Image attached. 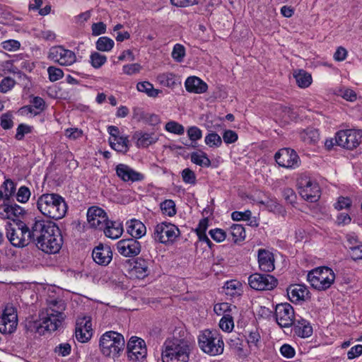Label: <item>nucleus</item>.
I'll return each instance as SVG.
<instances>
[{
  "mask_svg": "<svg viewBox=\"0 0 362 362\" xmlns=\"http://www.w3.org/2000/svg\"><path fill=\"white\" fill-rule=\"evenodd\" d=\"M33 238L37 247L46 253L54 254L62 245L59 228L52 221L36 220L33 223Z\"/></svg>",
  "mask_w": 362,
  "mask_h": 362,
  "instance_id": "f257e3e1",
  "label": "nucleus"
},
{
  "mask_svg": "<svg viewBox=\"0 0 362 362\" xmlns=\"http://www.w3.org/2000/svg\"><path fill=\"white\" fill-rule=\"evenodd\" d=\"M65 303L62 300L49 301L45 311L40 314V322L35 323L36 331L40 333L42 329L49 332L57 330L65 318Z\"/></svg>",
  "mask_w": 362,
  "mask_h": 362,
  "instance_id": "f03ea898",
  "label": "nucleus"
},
{
  "mask_svg": "<svg viewBox=\"0 0 362 362\" xmlns=\"http://www.w3.org/2000/svg\"><path fill=\"white\" fill-rule=\"evenodd\" d=\"M37 206L44 216L55 220L62 218L67 211L64 199L56 193L42 194L37 199Z\"/></svg>",
  "mask_w": 362,
  "mask_h": 362,
  "instance_id": "7ed1b4c3",
  "label": "nucleus"
},
{
  "mask_svg": "<svg viewBox=\"0 0 362 362\" xmlns=\"http://www.w3.org/2000/svg\"><path fill=\"white\" fill-rule=\"evenodd\" d=\"M191 353L189 343L182 339L168 338L163 344V362H188Z\"/></svg>",
  "mask_w": 362,
  "mask_h": 362,
  "instance_id": "20e7f679",
  "label": "nucleus"
},
{
  "mask_svg": "<svg viewBox=\"0 0 362 362\" xmlns=\"http://www.w3.org/2000/svg\"><path fill=\"white\" fill-rule=\"evenodd\" d=\"M124 337L114 331L105 332L100 338V351L105 357L115 358L118 357L124 349Z\"/></svg>",
  "mask_w": 362,
  "mask_h": 362,
  "instance_id": "39448f33",
  "label": "nucleus"
},
{
  "mask_svg": "<svg viewBox=\"0 0 362 362\" xmlns=\"http://www.w3.org/2000/svg\"><path fill=\"white\" fill-rule=\"evenodd\" d=\"M198 344L203 352L211 356L221 355L224 350L222 336L217 330L202 331L198 337Z\"/></svg>",
  "mask_w": 362,
  "mask_h": 362,
  "instance_id": "423d86ee",
  "label": "nucleus"
},
{
  "mask_svg": "<svg viewBox=\"0 0 362 362\" xmlns=\"http://www.w3.org/2000/svg\"><path fill=\"white\" fill-rule=\"evenodd\" d=\"M33 226L30 229L22 221L6 226V237L9 242L17 247H23L29 244L33 238Z\"/></svg>",
  "mask_w": 362,
  "mask_h": 362,
  "instance_id": "0eeeda50",
  "label": "nucleus"
},
{
  "mask_svg": "<svg viewBox=\"0 0 362 362\" xmlns=\"http://www.w3.org/2000/svg\"><path fill=\"white\" fill-rule=\"evenodd\" d=\"M307 279L316 290L325 291L334 284L335 274L329 267H320L309 272Z\"/></svg>",
  "mask_w": 362,
  "mask_h": 362,
  "instance_id": "6e6552de",
  "label": "nucleus"
},
{
  "mask_svg": "<svg viewBox=\"0 0 362 362\" xmlns=\"http://www.w3.org/2000/svg\"><path fill=\"white\" fill-rule=\"evenodd\" d=\"M180 235V230L175 225L162 222L154 227L152 237L156 242L168 245L174 243Z\"/></svg>",
  "mask_w": 362,
  "mask_h": 362,
  "instance_id": "1a4fd4ad",
  "label": "nucleus"
},
{
  "mask_svg": "<svg viewBox=\"0 0 362 362\" xmlns=\"http://www.w3.org/2000/svg\"><path fill=\"white\" fill-rule=\"evenodd\" d=\"M299 194L301 197L310 202H317L321 194L318 183L305 175H301L297 180Z\"/></svg>",
  "mask_w": 362,
  "mask_h": 362,
  "instance_id": "9d476101",
  "label": "nucleus"
},
{
  "mask_svg": "<svg viewBox=\"0 0 362 362\" xmlns=\"http://www.w3.org/2000/svg\"><path fill=\"white\" fill-rule=\"evenodd\" d=\"M335 142L336 144L344 148L354 149L362 143V130H341L336 134Z\"/></svg>",
  "mask_w": 362,
  "mask_h": 362,
  "instance_id": "9b49d317",
  "label": "nucleus"
},
{
  "mask_svg": "<svg viewBox=\"0 0 362 362\" xmlns=\"http://www.w3.org/2000/svg\"><path fill=\"white\" fill-rule=\"evenodd\" d=\"M127 357L133 362H141L146 357V345L141 338L132 337L127 343Z\"/></svg>",
  "mask_w": 362,
  "mask_h": 362,
  "instance_id": "f8f14e48",
  "label": "nucleus"
},
{
  "mask_svg": "<svg viewBox=\"0 0 362 362\" xmlns=\"http://www.w3.org/2000/svg\"><path fill=\"white\" fill-rule=\"evenodd\" d=\"M48 58L62 66H71L76 61L75 53L62 46H54L49 49Z\"/></svg>",
  "mask_w": 362,
  "mask_h": 362,
  "instance_id": "ddd939ff",
  "label": "nucleus"
},
{
  "mask_svg": "<svg viewBox=\"0 0 362 362\" xmlns=\"http://www.w3.org/2000/svg\"><path fill=\"white\" fill-rule=\"evenodd\" d=\"M18 325L16 310L11 305L6 306L0 317V332L2 334L13 333Z\"/></svg>",
  "mask_w": 362,
  "mask_h": 362,
  "instance_id": "4468645a",
  "label": "nucleus"
},
{
  "mask_svg": "<svg viewBox=\"0 0 362 362\" xmlns=\"http://www.w3.org/2000/svg\"><path fill=\"white\" fill-rule=\"evenodd\" d=\"M274 158L279 166L285 168H296L300 163L296 152L288 148L280 149L276 153Z\"/></svg>",
  "mask_w": 362,
  "mask_h": 362,
  "instance_id": "2eb2a0df",
  "label": "nucleus"
},
{
  "mask_svg": "<svg viewBox=\"0 0 362 362\" xmlns=\"http://www.w3.org/2000/svg\"><path fill=\"white\" fill-rule=\"evenodd\" d=\"M250 286L257 291L271 290L276 286V279L272 275L255 273L248 277Z\"/></svg>",
  "mask_w": 362,
  "mask_h": 362,
  "instance_id": "dca6fc26",
  "label": "nucleus"
},
{
  "mask_svg": "<svg viewBox=\"0 0 362 362\" xmlns=\"http://www.w3.org/2000/svg\"><path fill=\"white\" fill-rule=\"evenodd\" d=\"M275 316L277 323L283 327H288L296 321L294 318L293 308L288 303L278 304L275 310Z\"/></svg>",
  "mask_w": 362,
  "mask_h": 362,
  "instance_id": "f3484780",
  "label": "nucleus"
},
{
  "mask_svg": "<svg viewBox=\"0 0 362 362\" xmlns=\"http://www.w3.org/2000/svg\"><path fill=\"white\" fill-rule=\"evenodd\" d=\"M93 336L91 318L88 316L78 317L76 322L75 337L81 343L87 342Z\"/></svg>",
  "mask_w": 362,
  "mask_h": 362,
  "instance_id": "a211bd4d",
  "label": "nucleus"
},
{
  "mask_svg": "<svg viewBox=\"0 0 362 362\" xmlns=\"http://www.w3.org/2000/svg\"><path fill=\"white\" fill-rule=\"evenodd\" d=\"M118 252L124 257H134L141 252V244L134 238L122 239L117 242Z\"/></svg>",
  "mask_w": 362,
  "mask_h": 362,
  "instance_id": "6ab92c4d",
  "label": "nucleus"
},
{
  "mask_svg": "<svg viewBox=\"0 0 362 362\" xmlns=\"http://www.w3.org/2000/svg\"><path fill=\"white\" fill-rule=\"evenodd\" d=\"M115 171L117 177L125 182H135L144 180V175L132 168L130 166L119 163L116 165Z\"/></svg>",
  "mask_w": 362,
  "mask_h": 362,
  "instance_id": "aec40b11",
  "label": "nucleus"
},
{
  "mask_svg": "<svg viewBox=\"0 0 362 362\" xmlns=\"http://www.w3.org/2000/svg\"><path fill=\"white\" fill-rule=\"evenodd\" d=\"M87 220L92 228L102 230L108 221L106 213L98 206H92L87 211Z\"/></svg>",
  "mask_w": 362,
  "mask_h": 362,
  "instance_id": "412c9836",
  "label": "nucleus"
},
{
  "mask_svg": "<svg viewBox=\"0 0 362 362\" xmlns=\"http://www.w3.org/2000/svg\"><path fill=\"white\" fill-rule=\"evenodd\" d=\"M257 258L259 267L262 271L270 272L274 269V257L272 252L265 249H259Z\"/></svg>",
  "mask_w": 362,
  "mask_h": 362,
  "instance_id": "4be33fe9",
  "label": "nucleus"
},
{
  "mask_svg": "<svg viewBox=\"0 0 362 362\" xmlns=\"http://www.w3.org/2000/svg\"><path fill=\"white\" fill-rule=\"evenodd\" d=\"M93 259L98 264L107 265L112 260V253L107 245H98L93 251Z\"/></svg>",
  "mask_w": 362,
  "mask_h": 362,
  "instance_id": "5701e85b",
  "label": "nucleus"
},
{
  "mask_svg": "<svg viewBox=\"0 0 362 362\" xmlns=\"http://www.w3.org/2000/svg\"><path fill=\"white\" fill-rule=\"evenodd\" d=\"M309 291L307 287L302 284H294L287 288V295L292 303H298L305 300Z\"/></svg>",
  "mask_w": 362,
  "mask_h": 362,
  "instance_id": "b1692460",
  "label": "nucleus"
},
{
  "mask_svg": "<svg viewBox=\"0 0 362 362\" xmlns=\"http://www.w3.org/2000/svg\"><path fill=\"white\" fill-rule=\"evenodd\" d=\"M185 86L188 92L194 93H204L207 90V85L197 76H190L187 78Z\"/></svg>",
  "mask_w": 362,
  "mask_h": 362,
  "instance_id": "393cba45",
  "label": "nucleus"
},
{
  "mask_svg": "<svg viewBox=\"0 0 362 362\" xmlns=\"http://www.w3.org/2000/svg\"><path fill=\"white\" fill-rule=\"evenodd\" d=\"M133 137L136 139V146L139 148H146L158 140V136L154 132H136Z\"/></svg>",
  "mask_w": 362,
  "mask_h": 362,
  "instance_id": "a878e982",
  "label": "nucleus"
},
{
  "mask_svg": "<svg viewBox=\"0 0 362 362\" xmlns=\"http://www.w3.org/2000/svg\"><path fill=\"white\" fill-rule=\"evenodd\" d=\"M245 338L250 351L256 353L262 346L261 336L258 329L252 328L248 330Z\"/></svg>",
  "mask_w": 362,
  "mask_h": 362,
  "instance_id": "bb28decb",
  "label": "nucleus"
},
{
  "mask_svg": "<svg viewBox=\"0 0 362 362\" xmlns=\"http://www.w3.org/2000/svg\"><path fill=\"white\" fill-rule=\"evenodd\" d=\"M105 235L111 239L119 238L123 233V226L119 221H107V224L103 228Z\"/></svg>",
  "mask_w": 362,
  "mask_h": 362,
  "instance_id": "cd10ccee",
  "label": "nucleus"
},
{
  "mask_svg": "<svg viewBox=\"0 0 362 362\" xmlns=\"http://www.w3.org/2000/svg\"><path fill=\"white\" fill-rule=\"evenodd\" d=\"M293 325L296 334L300 337H309L313 334L312 326L307 320L303 318L296 320Z\"/></svg>",
  "mask_w": 362,
  "mask_h": 362,
  "instance_id": "c85d7f7f",
  "label": "nucleus"
},
{
  "mask_svg": "<svg viewBox=\"0 0 362 362\" xmlns=\"http://www.w3.org/2000/svg\"><path fill=\"white\" fill-rule=\"evenodd\" d=\"M128 233L132 238H139L144 236L146 233V228L144 224L138 220H132L127 227Z\"/></svg>",
  "mask_w": 362,
  "mask_h": 362,
  "instance_id": "c756f323",
  "label": "nucleus"
},
{
  "mask_svg": "<svg viewBox=\"0 0 362 362\" xmlns=\"http://www.w3.org/2000/svg\"><path fill=\"white\" fill-rule=\"evenodd\" d=\"M109 143L111 148L117 152L125 153L129 150V139L127 136L110 137Z\"/></svg>",
  "mask_w": 362,
  "mask_h": 362,
  "instance_id": "7c9ffc66",
  "label": "nucleus"
},
{
  "mask_svg": "<svg viewBox=\"0 0 362 362\" xmlns=\"http://www.w3.org/2000/svg\"><path fill=\"white\" fill-rule=\"evenodd\" d=\"M148 262L144 259H137L135 261L134 267L132 269V273L138 279H144L149 274L148 270Z\"/></svg>",
  "mask_w": 362,
  "mask_h": 362,
  "instance_id": "2f4dec72",
  "label": "nucleus"
},
{
  "mask_svg": "<svg viewBox=\"0 0 362 362\" xmlns=\"http://www.w3.org/2000/svg\"><path fill=\"white\" fill-rule=\"evenodd\" d=\"M293 76L296 78V83L301 88H308L313 81L311 74L303 69L295 71Z\"/></svg>",
  "mask_w": 362,
  "mask_h": 362,
  "instance_id": "473e14b6",
  "label": "nucleus"
},
{
  "mask_svg": "<svg viewBox=\"0 0 362 362\" xmlns=\"http://www.w3.org/2000/svg\"><path fill=\"white\" fill-rule=\"evenodd\" d=\"M190 159L193 163L204 168H208L211 164L206 153L202 151L192 152L190 155Z\"/></svg>",
  "mask_w": 362,
  "mask_h": 362,
  "instance_id": "72a5a7b5",
  "label": "nucleus"
},
{
  "mask_svg": "<svg viewBox=\"0 0 362 362\" xmlns=\"http://www.w3.org/2000/svg\"><path fill=\"white\" fill-rule=\"evenodd\" d=\"M136 89L151 98H156L162 92L160 90L154 88L153 85L148 81L139 82L136 85Z\"/></svg>",
  "mask_w": 362,
  "mask_h": 362,
  "instance_id": "f704fd0d",
  "label": "nucleus"
},
{
  "mask_svg": "<svg viewBox=\"0 0 362 362\" xmlns=\"http://www.w3.org/2000/svg\"><path fill=\"white\" fill-rule=\"evenodd\" d=\"M301 139L308 144L316 143L320 138L318 131L314 128H308L300 133Z\"/></svg>",
  "mask_w": 362,
  "mask_h": 362,
  "instance_id": "c9c22d12",
  "label": "nucleus"
},
{
  "mask_svg": "<svg viewBox=\"0 0 362 362\" xmlns=\"http://www.w3.org/2000/svg\"><path fill=\"white\" fill-rule=\"evenodd\" d=\"M230 234L234 243L241 242L245 238V228L241 224H233L230 227Z\"/></svg>",
  "mask_w": 362,
  "mask_h": 362,
  "instance_id": "e433bc0d",
  "label": "nucleus"
},
{
  "mask_svg": "<svg viewBox=\"0 0 362 362\" xmlns=\"http://www.w3.org/2000/svg\"><path fill=\"white\" fill-rule=\"evenodd\" d=\"M160 208L163 214L172 217L176 214V207L174 201L165 199L160 204Z\"/></svg>",
  "mask_w": 362,
  "mask_h": 362,
  "instance_id": "4c0bfd02",
  "label": "nucleus"
},
{
  "mask_svg": "<svg viewBox=\"0 0 362 362\" xmlns=\"http://www.w3.org/2000/svg\"><path fill=\"white\" fill-rule=\"evenodd\" d=\"M114 41L107 37H100L96 42V48L101 52H109L114 47Z\"/></svg>",
  "mask_w": 362,
  "mask_h": 362,
  "instance_id": "58836bf2",
  "label": "nucleus"
},
{
  "mask_svg": "<svg viewBox=\"0 0 362 362\" xmlns=\"http://www.w3.org/2000/svg\"><path fill=\"white\" fill-rule=\"evenodd\" d=\"M219 327L223 332H231L234 327L233 317L230 314H225L219 322Z\"/></svg>",
  "mask_w": 362,
  "mask_h": 362,
  "instance_id": "ea45409f",
  "label": "nucleus"
},
{
  "mask_svg": "<svg viewBox=\"0 0 362 362\" xmlns=\"http://www.w3.org/2000/svg\"><path fill=\"white\" fill-rule=\"evenodd\" d=\"M158 81L166 87H172L175 84V74L170 72L163 73L157 76Z\"/></svg>",
  "mask_w": 362,
  "mask_h": 362,
  "instance_id": "a19ab883",
  "label": "nucleus"
},
{
  "mask_svg": "<svg viewBox=\"0 0 362 362\" xmlns=\"http://www.w3.org/2000/svg\"><path fill=\"white\" fill-rule=\"evenodd\" d=\"M165 129L177 135H182L185 133V127L183 125L175 121H170L165 124Z\"/></svg>",
  "mask_w": 362,
  "mask_h": 362,
  "instance_id": "79ce46f5",
  "label": "nucleus"
},
{
  "mask_svg": "<svg viewBox=\"0 0 362 362\" xmlns=\"http://www.w3.org/2000/svg\"><path fill=\"white\" fill-rule=\"evenodd\" d=\"M205 144L209 147H219L222 144L221 137L215 132H211L205 136Z\"/></svg>",
  "mask_w": 362,
  "mask_h": 362,
  "instance_id": "37998d69",
  "label": "nucleus"
},
{
  "mask_svg": "<svg viewBox=\"0 0 362 362\" xmlns=\"http://www.w3.org/2000/svg\"><path fill=\"white\" fill-rule=\"evenodd\" d=\"M230 347L238 354H242L244 352V341L242 339L238 337H231L228 341Z\"/></svg>",
  "mask_w": 362,
  "mask_h": 362,
  "instance_id": "c03bdc74",
  "label": "nucleus"
},
{
  "mask_svg": "<svg viewBox=\"0 0 362 362\" xmlns=\"http://www.w3.org/2000/svg\"><path fill=\"white\" fill-rule=\"evenodd\" d=\"M233 308H235V306H232L228 303H217L214 307V311L218 315L224 316L225 314H230Z\"/></svg>",
  "mask_w": 362,
  "mask_h": 362,
  "instance_id": "a18cd8bd",
  "label": "nucleus"
},
{
  "mask_svg": "<svg viewBox=\"0 0 362 362\" xmlns=\"http://www.w3.org/2000/svg\"><path fill=\"white\" fill-rule=\"evenodd\" d=\"M171 56L177 62H182L185 56V48L180 44H175L173 49Z\"/></svg>",
  "mask_w": 362,
  "mask_h": 362,
  "instance_id": "49530a36",
  "label": "nucleus"
},
{
  "mask_svg": "<svg viewBox=\"0 0 362 362\" xmlns=\"http://www.w3.org/2000/svg\"><path fill=\"white\" fill-rule=\"evenodd\" d=\"M90 63L94 68L98 69L107 61V57L98 52H93L90 55Z\"/></svg>",
  "mask_w": 362,
  "mask_h": 362,
  "instance_id": "de8ad7c7",
  "label": "nucleus"
},
{
  "mask_svg": "<svg viewBox=\"0 0 362 362\" xmlns=\"http://www.w3.org/2000/svg\"><path fill=\"white\" fill-rule=\"evenodd\" d=\"M337 95L347 101L354 102L357 99V95L352 89L342 88L338 90Z\"/></svg>",
  "mask_w": 362,
  "mask_h": 362,
  "instance_id": "09e8293b",
  "label": "nucleus"
},
{
  "mask_svg": "<svg viewBox=\"0 0 362 362\" xmlns=\"http://www.w3.org/2000/svg\"><path fill=\"white\" fill-rule=\"evenodd\" d=\"M262 204L266 205V207L269 211H272L274 213L281 214L284 213V209L281 205H280L276 200L269 199L266 202H262Z\"/></svg>",
  "mask_w": 362,
  "mask_h": 362,
  "instance_id": "8fccbe9b",
  "label": "nucleus"
},
{
  "mask_svg": "<svg viewBox=\"0 0 362 362\" xmlns=\"http://www.w3.org/2000/svg\"><path fill=\"white\" fill-rule=\"evenodd\" d=\"M47 72L49 74V79L52 82L57 81L64 76L63 71L61 69L57 68L55 66H49L47 69Z\"/></svg>",
  "mask_w": 362,
  "mask_h": 362,
  "instance_id": "3c124183",
  "label": "nucleus"
},
{
  "mask_svg": "<svg viewBox=\"0 0 362 362\" xmlns=\"http://www.w3.org/2000/svg\"><path fill=\"white\" fill-rule=\"evenodd\" d=\"M30 197V191L28 187L25 186L21 187L16 194V199L18 202L25 203L28 201Z\"/></svg>",
  "mask_w": 362,
  "mask_h": 362,
  "instance_id": "603ef678",
  "label": "nucleus"
},
{
  "mask_svg": "<svg viewBox=\"0 0 362 362\" xmlns=\"http://www.w3.org/2000/svg\"><path fill=\"white\" fill-rule=\"evenodd\" d=\"M15 84L16 81L10 77L3 78L0 82V92L3 93H7L13 88Z\"/></svg>",
  "mask_w": 362,
  "mask_h": 362,
  "instance_id": "864d4df0",
  "label": "nucleus"
},
{
  "mask_svg": "<svg viewBox=\"0 0 362 362\" xmlns=\"http://www.w3.org/2000/svg\"><path fill=\"white\" fill-rule=\"evenodd\" d=\"M142 66L138 63L124 65L122 71L124 74L132 76L138 74L141 70Z\"/></svg>",
  "mask_w": 362,
  "mask_h": 362,
  "instance_id": "5fc2aeb1",
  "label": "nucleus"
},
{
  "mask_svg": "<svg viewBox=\"0 0 362 362\" xmlns=\"http://www.w3.org/2000/svg\"><path fill=\"white\" fill-rule=\"evenodd\" d=\"M182 177L187 184L194 185L196 183L195 173L189 168H185L182 171Z\"/></svg>",
  "mask_w": 362,
  "mask_h": 362,
  "instance_id": "6e6d98bb",
  "label": "nucleus"
},
{
  "mask_svg": "<svg viewBox=\"0 0 362 362\" xmlns=\"http://www.w3.org/2000/svg\"><path fill=\"white\" fill-rule=\"evenodd\" d=\"M187 132L188 137L192 141H197L202 136V130L196 126L190 127Z\"/></svg>",
  "mask_w": 362,
  "mask_h": 362,
  "instance_id": "4d7b16f0",
  "label": "nucleus"
},
{
  "mask_svg": "<svg viewBox=\"0 0 362 362\" xmlns=\"http://www.w3.org/2000/svg\"><path fill=\"white\" fill-rule=\"evenodd\" d=\"M21 44L18 40H8L1 42V47L5 50L14 52L20 48Z\"/></svg>",
  "mask_w": 362,
  "mask_h": 362,
  "instance_id": "13d9d810",
  "label": "nucleus"
},
{
  "mask_svg": "<svg viewBox=\"0 0 362 362\" xmlns=\"http://www.w3.org/2000/svg\"><path fill=\"white\" fill-rule=\"evenodd\" d=\"M209 234L211 238L218 243L223 241L226 238L225 231L220 228L211 230L209 231Z\"/></svg>",
  "mask_w": 362,
  "mask_h": 362,
  "instance_id": "bf43d9fd",
  "label": "nucleus"
},
{
  "mask_svg": "<svg viewBox=\"0 0 362 362\" xmlns=\"http://www.w3.org/2000/svg\"><path fill=\"white\" fill-rule=\"evenodd\" d=\"M238 139L237 133L233 130H226L223 134V140L227 144L235 143Z\"/></svg>",
  "mask_w": 362,
  "mask_h": 362,
  "instance_id": "052dcab7",
  "label": "nucleus"
},
{
  "mask_svg": "<svg viewBox=\"0 0 362 362\" xmlns=\"http://www.w3.org/2000/svg\"><path fill=\"white\" fill-rule=\"evenodd\" d=\"M280 353L285 358H292L296 354V351L291 345L284 344L280 348Z\"/></svg>",
  "mask_w": 362,
  "mask_h": 362,
  "instance_id": "680f3d73",
  "label": "nucleus"
},
{
  "mask_svg": "<svg viewBox=\"0 0 362 362\" xmlns=\"http://www.w3.org/2000/svg\"><path fill=\"white\" fill-rule=\"evenodd\" d=\"M351 200L349 197H340L334 204V208L337 210L348 209L351 206Z\"/></svg>",
  "mask_w": 362,
  "mask_h": 362,
  "instance_id": "e2e57ef3",
  "label": "nucleus"
},
{
  "mask_svg": "<svg viewBox=\"0 0 362 362\" xmlns=\"http://www.w3.org/2000/svg\"><path fill=\"white\" fill-rule=\"evenodd\" d=\"M31 132V127L28 125L21 124L18 125L16 129V139L17 140H22L25 134H28Z\"/></svg>",
  "mask_w": 362,
  "mask_h": 362,
  "instance_id": "0e129e2a",
  "label": "nucleus"
},
{
  "mask_svg": "<svg viewBox=\"0 0 362 362\" xmlns=\"http://www.w3.org/2000/svg\"><path fill=\"white\" fill-rule=\"evenodd\" d=\"M351 218L346 213H340L337 215L336 218V224L339 226H344L351 223Z\"/></svg>",
  "mask_w": 362,
  "mask_h": 362,
  "instance_id": "69168bd1",
  "label": "nucleus"
},
{
  "mask_svg": "<svg viewBox=\"0 0 362 362\" xmlns=\"http://www.w3.org/2000/svg\"><path fill=\"white\" fill-rule=\"evenodd\" d=\"M1 126L4 129H9L13 125L12 115L9 113L4 114L1 117Z\"/></svg>",
  "mask_w": 362,
  "mask_h": 362,
  "instance_id": "338daca9",
  "label": "nucleus"
},
{
  "mask_svg": "<svg viewBox=\"0 0 362 362\" xmlns=\"http://www.w3.org/2000/svg\"><path fill=\"white\" fill-rule=\"evenodd\" d=\"M351 255L354 259H362V244L350 246Z\"/></svg>",
  "mask_w": 362,
  "mask_h": 362,
  "instance_id": "774afa93",
  "label": "nucleus"
}]
</instances>
